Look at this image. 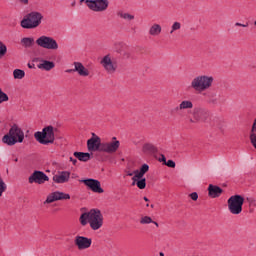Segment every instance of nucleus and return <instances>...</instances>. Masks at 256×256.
I'll use <instances>...</instances> for the list:
<instances>
[{"label":"nucleus","mask_w":256,"mask_h":256,"mask_svg":"<svg viewBox=\"0 0 256 256\" xmlns=\"http://www.w3.org/2000/svg\"><path fill=\"white\" fill-rule=\"evenodd\" d=\"M228 211L232 215H240V213L243 211V204L245 203V198L241 195H233L228 200Z\"/></svg>","instance_id":"obj_7"},{"label":"nucleus","mask_w":256,"mask_h":256,"mask_svg":"<svg viewBox=\"0 0 256 256\" xmlns=\"http://www.w3.org/2000/svg\"><path fill=\"white\" fill-rule=\"evenodd\" d=\"M140 171L142 174L145 175V173H147V171H149V166L147 164H143L140 168Z\"/></svg>","instance_id":"obj_36"},{"label":"nucleus","mask_w":256,"mask_h":256,"mask_svg":"<svg viewBox=\"0 0 256 256\" xmlns=\"http://www.w3.org/2000/svg\"><path fill=\"white\" fill-rule=\"evenodd\" d=\"M167 167H170L171 169H175V161L173 160H168L165 162V164Z\"/></svg>","instance_id":"obj_35"},{"label":"nucleus","mask_w":256,"mask_h":256,"mask_svg":"<svg viewBox=\"0 0 256 256\" xmlns=\"http://www.w3.org/2000/svg\"><path fill=\"white\" fill-rule=\"evenodd\" d=\"M161 31H163V28H161V25L153 24L149 28V35H151L152 37H159V35H161Z\"/></svg>","instance_id":"obj_23"},{"label":"nucleus","mask_w":256,"mask_h":256,"mask_svg":"<svg viewBox=\"0 0 256 256\" xmlns=\"http://www.w3.org/2000/svg\"><path fill=\"white\" fill-rule=\"evenodd\" d=\"M43 21V14L37 11L28 13L20 22L22 29H37Z\"/></svg>","instance_id":"obj_5"},{"label":"nucleus","mask_w":256,"mask_h":256,"mask_svg":"<svg viewBox=\"0 0 256 256\" xmlns=\"http://www.w3.org/2000/svg\"><path fill=\"white\" fill-rule=\"evenodd\" d=\"M144 201L149 202V198L144 197Z\"/></svg>","instance_id":"obj_48"},{"label":"nucleus","mask_w":256,"mask_h":256,"mask_svg":"<svg viewBox=\"0 0 256 256\" xmlns=\"http://www.w3.org/2000/svg\"><path fill=\"white\" fill-rule=\"evenodd\" d=\"M29 69H33V66L31 64H28Z\"/></svg>","instance_id":"obj_49"},{"label":"nucleus","mask_w":256,"mask_h":256,"mask_svg":"<svg viewBox=\"0 0 256 256\" xmlns=\"http://www.w3.org/2000/svg\"><path fill=\"white\" fill-rule=\"evenodd\" d=\"M80 183H84V185H86V187L89 188L90 191H93V193L104 192L103 188H101V182H99V180L88 178V179L80 180Z\"/></svg>","instance_id":"obj_13"},{"label":"nucleus","mask_w":256,"mask_h":256,"mask_svg":"<svg viewBox=\"0 0 256 256\" xmlns=\"http://www.w3.org/2000/svg\"><path fill=\"white\" fill-rule=\"evenodd\" d=\"M179 29H181V23L174 22L171 26L170 34L173 35V33H175V31H179Z\"/></svg>","instance_id":"obj_31"},{"label":"nucleus","mask_w":256,"mask_h":256,"mask_svg":"<svg viewBox=\"0 0 256 256\" xmlns=\"http://www.w3.org/2000/svg\"><path fill=\"white\" fill-rule=\"evenodd\" d=\"M45 181H49V176L43 171L35 170L28 178V183H37L38 185H43Z\"/></svg>","instance_id":"obj_11"},{"label":"nucleus","mask_w":256,"mask_h":256,"mask_svg":"<svg viewBox=\"0 0 256 256\" xmlns=\"http://www.w3.org/2000/svg\"><path fill=\"white\" fill-rule=\"evenodd\" d=\"M235 27H249V23L246 22V24H241L239 22H236Z\"/></svg>","instance_id":"obj_40"},{"label":"nucleus","mask_w":256,"mask_h":256,"mask_svg":"<svg viewBox=\"0 0 256 256\" xmlns=\"http://www.w3.org/2000/svg\"><path fill=\"white\" fill-rule=\"evenodd\" d=\"M5 101H9V96L0 88V103H5Z\"/></svg>","instance_id":"obj_34"},{"label":"nucleus","mask_w":256,"mask_h":256,"mask_svg":"<svg viewBox=\"0 0 256 256\" xmlns=\"http://www.w3.org/2000/svg\"><path fill=\"white\" fill-rule=\"evenodd\" d=\"M185 109H193V102L191 100H184L176 107V111H185Z\"/></svg>","instance_id":"obj_24"},{"label":"nucleus","mask_w":256,"mask_h":256,"mask_svg":"<svg viewBox=\"0 0 256 256\" xmlns=\"http://www.w3.org/2000/svg\"><path fill=\"white\" fill-rule=\"evenodd\" d=\"M23 139H25V133L19 126L14 124L9 132L2 137V143L8 145V147H13L16 143H23Z\"/></svg>","instance_id":"obj_3"},{"label":"nucleus","mask_w":256,"mask_h":256,"mask_svg":"<svg viewBox=\"0 0 256 256\" xmlns=\"http://www.w3.org/2000/svg\"><path fill=\"white\" fill-rule=\"evenodd\" d=\"M142 151L146 155H153V154L157 153L158 150H157V147H155V145H153L151 143H146L143 145Z\"/></svg>","instance_id":"obj_22"},{"label":"nucleus","mask_w":256,"mask_h":256,"mask_svg":"<svg viewBox=\"0 0 256 256\" xmlns=\"http://www.w3.org/2000/svg\"><path fill=\"white\" fill-rule=\"evenodd\" d=\"M67 199H71V195L61 191H55L47 196L46 200L44 201V205H47L49 203H55V201H63Z\"/></svg>","instance_id":"obj_12"},{"label":"nucleus","mask_w":256,"mask_h":256,"mask_svg":"<svg viewBox=\"0 0 256 256\" xmlns=\"http://www.w3.org/2000/svg\"><path fill=\"white\" fill-rule=\"evenodd\" d=\"M213 77L207 75L196 76L190 84L191 89L198 91L199 93L207 91L213 85Z\"/></svg>","instance_id":"obj_6"},{"label":"nucleus","mask_w":256,"mask_h":256,"mask_svg":"<svg viewBox=\"0 0 256 256\" xmlns=\"http://www.w3.org/2000/svg\"><path fill=\"white\" fill-rule=\"evenodd\" d=\"M74 71L80 75V77H89V70L85 68L83 63L81 62H74Z\"/></svg>","instance_id":"obj_19"},{"label":"nucleus","mask_w":256,"mask_h":256,"mask_svg":"<svg viewBox=\"0 0 256 256\" xmlns=\"http://www.w3.org/2000/svg\"><path fill=\"white\" fill-rule=\"evenodd\" d=\"M118 17L121 19H124L125 21H133L135 19V16L133 14H129L127 12L120 11L117 13Z\"/></svg>","instance_id":"obj_26"},{"label":"nucleus","mask_w":256,"mask_h":256,"mask_svg":"<svg viewBox=\"0 0 256 256\" xmlns=\"http://www.w3.org/2000/svg\"><path fill=\"white\" fill-rule=\"evenodd\" d=\"M70 177H71V172L62 171L53 176V181H54V183H59V184L67 183V181H69Z\"/></svg>","instance_id":"obj_17"},{"label":"nucleus","mask_w":256,"mask_h":256,"mask_svg":"<svg viewBox=\"0 0 256 256\" xmlns=\"http://www.w3.org/2000/svg\"><path fill=\"white\" fill-rule=\"evenodd\" d=\"M203 97L206 99L208 105H218L219 100L217 99V93L215 92H204Z\"/></svg>","instance_id":"obj_20"},{"label":"nucleus","mask_w":256,"mask_h":256,"mask_svg":"<svg viewBox=\"0 0 256 256\" xmlns=\"http://www.w3.org/2000/svg\"><path fill=\"white\" fill-rule=\"evenodd\" d=\"M141 225H149V223H153V219L149 216H144L140 220Z\"/></svg>","instance_id":"obj_33"},{"label":"nucleus","mask_w":256,"mask_h":256,"mask_svg":"<svg viewBox=\"0 0 256 256\" xmlns=\"http://www.w3.org/2000/svg\"><path fill=\"white\" fill-rule=\"evenodd\" d=\"M127 175H128V177H133V175H135V173H133V172H128Z\"/></svg>","instance_id":"obj_45"},{"label":"nucleus","mask_w":256,"mask_h":256,"mask_svg":"<svg viewBox=\"0 0 256 256\" xmlns=\"http://www.w3.org/2000/svg\"><path fill=\"white\" fill-rule=\"evenodd\" d=\"M153 207H155L153 204L151 205V208L153 209Z\"/></svg>","instance_id":"obj_55"},{"label":"nucleus","mask_w":256,"mask_h":256,"mask_svg":"<svg viewBox=\"0 0 256 256\" xmlns=\"http://www.w3.org/2000/svg\"><path fill=\"white\" fill-rule=\"evenodd\" d=\"M80 3H87V0H80Z\"/></svg>","instance_id":"obj_47"},{"label":"nucleus","mask_w":256,"mask_h":256,"mask_svg":"<svg viewBox=\"0 0 256 256\" xmlns=\"http://www.w3.org/2000/svg\"><path fill=\"white\" fill-rule=\"evenodd\" d=\"M21 43L23 47H26V48L33 47V44L35 43V39L31 37H25L21 39Z\"/></svg>","instance_id":"obj_25"},{"label":"nucleus","mask_w":256,"mask_h":256,"mask_svg":"<svg viewBox=\"0 0 256 256\" xmlns=\"http://www.w3.org/2000/svg\"><path fill=\"white\" fill-rule=\"evenodd\" d=\"M122 57H125L126 59H129L131 57V53L129 51H123L121 52Z\"/></svg>","instance_id":"obj_38"},{"label":"nucleus","mask_w":256,"mask_h":256,"mask_svg":"<svg viewBox=\"0 0 256 256\" xmlns=\"http://www.w3.org/2000/svg\"><path fill=\"white\" fill-rule=\"evenodd\" d=\"M223 193V189L217 185L210 184L208 186V195L212 199H217V197H221Z\"/></svg>","instance_id":"obj_18"},{"label":"nucleus","mask_w":256,"mask_h":256,"mask_svg":"<svg viewBox=\"0 0 256 256\" xmlns=\"http://www.w3.org/2000/svg\"><path fill=\"white\" fill-rule=\"evenodd\" d=\"M14 79H23L25 77V71L22 69H15L13 71Z\"/></svg>","instance_id":"obj_27"},{"label":"nucleus","mask_w":256,"mask_h":256,"mask_svg":"<svg viewBox=\"0 0 256 256\" xmlns=\"http://www.w3.org/2000/svg\"><path fill=\"white\" fill-rule=\"evenodd\" d=\"M74 157L83 163L91 160V154L89 152H74Z\"/></svg>","instance_id":"obj_21"},{"label":"nucleus","mask_w":256,"mask_h":256,"mask_svg":"<svg viewBox=\"0 0 256 256\" xmlns=\"http://www.w3.org/2000/svg\"><path fill=\"white\" fill-rule=\"evenodd\" d=\"M36 45L42 49H48L49 51H57L59 49V44L57 40L51 36L42 35L36 40Z\"/></svg>","instance_id":"obj_8"},{"label":"nucleus","mask_w":256,"mask_h":256,"mask_svg":"<svg viewBox=\"0 0 256 256\" xmlns=\"http://www.w3.org/2000/svg\"><path fill=\"white\" fill-rule=\"evenodd\" d=\"M34 62H38V69H42V71H51V69L55 68V62L49 60H43L41 58H35Z\"/></svg>","instance_id":"obj_16"},{"label":"nucleus","mask_w":256,"mask_h":256,"mask_svg":"<svg viewBox=\"0 0 256 256\" xmlns=\"http://www.w3.org/2000/svg\"><path fill=\"white\" fill-rule=\"evenodd\" d=\"M92 137H98L97 135H95V133H92Z\"/></svg>","instance_id":"obj_50"},{"label":"nucleus","mask_w":256,"mask_h":256,"mask_svg":"<svg viewBox=\"0 0 256 256\" xmlns=\"http://www.w3.org/2000/svg\"><path fill=\"white\" fill-rule=\"evenodd\" d=\"M86 5L94 13H103L109 9V0H87Z\"/></svg>","instance_id":"obj_9"},{"label":"nucleus","mask_w":256,"mask_h":256,"mask_svg":"<svg viewBox=\"0 0 256 256\" xmlns=\"http://www.w3.org/2000/svg\"><path fill=\"white\" fill-rule=\"evenodd\" d=\"M193 117L196 121L205 122L209 119V110L203 107H195L193 110Z\"/></svg>","instance_id":"obj_14"},{"label":"nucleus","mask_w":256,"mask_h":256,"mask_svg":"<svg viewBox=\"0 0 256 256\" xmlns=\"http://www.w3.org/2000/svg\"><path fill=\"white\" fill-rule=\"evenodd\" d=\"M160 256H164V254L161 252V253H160Z\"/></svg>","instance_id":"obj_53"},{"label":"nucleus","mask_w":256,"mask_h":256,"mask_svg":"<svg viewBox=\"0 0 256 256\" xmlns=\"http://www.w3.org/2000/svg\"><path fill=\"white\" fill-rule=\"evenodd\" d=\"M146 207H149V204H146Z\"/></svg>","instance_id":"obj_56"},{"label":"nucleus","mask_w":256,"mask_h":256,"mask_svg":"<svg viewBox=\"0 0 256 256\" xmlns=\"http://www.w3.org/2000/svg\"><path fill=\"white\" fill-rule=\"evenodd\" d=\"M152 223H154V225H156V227H159V223L153 221Z\"/></svg>","instance_id":"obj_46"},{"label":"nucleus","mask_w":256,"mask_h":256,"mask_svg":"<svg viewBox=\"0 0 256 256\" xmlns=\"http://www.w3.org/2000/svg\"><path fill=\"white\" fill-rule=\"evenodd\" d=\"M72 7H75V2L72 3Z\"/></svg>","instance_id":"obj_51"},{"label":"nucleus","mask_w":256,"mask_h":256,"mask_svg":"<svg viewBox=\"0 0 256 256\" xmlns=\"http://www.w3.org/2000/svg\"><path fill=\"white\" fill-rule=\"evenodd\" d=\"M158 161L160 162V163H164V165H165V163L167 162V158L165 157V155H160V158L158 159Z\"/></svg>","instance_id":"obj_39"},{"label":"nucleus","mask_w":256,"mask_h":256,"mask_svg":"<svg viewBox=\"0 0 256 256\" xmlns=\"http://www.w3.org/2000/svg\"><path fill=\"white\" fill-rule=\"evenodd\" d=\"M190 123H200L199 121H197L196 119H195V117L193 116V118H190Z\"/></svg>","instance_id":"obj_44"},{"label":"nucleus","mask_w":256,"mask_h":256,"mask_svg":"<svg viewBox=\"0 0 256 256\" xmlns=\"http://www.w3.org/2000/svg\"><path fill=\"white\" fill-rule=\"evenodd\" d=\"M147 180L145 178H142L136 182L137 188L138 189H145L147 187Z\"/></svg>","instance_id":"obj_30"},{"label":"nucleus","mask_w":256,"mask_h":256,"mask_svg":"<svg viewBox=\"0 0 256 256\" xmlns=\"http://www.w3.org/2000/svg\"><path fill=\"white\" fill-rule=\"evenodd\" d=\"M70 161L73 163V165H77V159L70 157Z\"/></svg>","instance_id":"obj_42"},{"label":"nucleus","mask_w":256,"mask_h":256,"mask_svg":"<svg viewBox=\"0 0 256 256\" xmlns=\"http://www.w3.org/2000/svg\"><path fill=\"white\" fill-rule=\"evenodd\" d=\"M80 223L83 227L89 223L93 231H98L103 227V214L99 209H91L89 212L81 214Z\"/></svg>","instance_id":"obj_2"},{"label":"nucleus","mask_w":256,"mask_h":256,"mask_svg":"<svg viewBox=\"0 0 256 256\" xmlns=\"http://www.w3.org/2000/svg\"><path fill=\"white\" fill-rule=\"evenodd\" d=\"M133 173H134V176L132 178V181H133L132 185H135V182L137 181V179H143L145 174H142L139 170H134Z\"/></svg>","instance_id":"obj_29"},{"label":"nucleus","mask_w":256,"mask_h":256,"mask_svg":"<svg viewBox=\"0 0 256 256\" xmlns=\"http://www.w3.org/2000/svg\"><path fill=\"white\" fill-rule=\"evenodd\" d=\"M190 198L192 199V201H197L199 199V194H197V192H192L190 194Z\"/></svg>","instance_id":"obj_37"},{"label":"nucleus","mask_w":256,"mask_h":256,"mask_svg":"<svg viewBox=\"0 0 256 256\" xmlns=\"http://www.w3.org/2000/svg\"><path fill=\"white\" fill-rule=\"evenodd\" d=\"M59 131L56 127L52 125L46 126L42 131H37L34 133V137L38 143L41 145H49L55 143V133Z\"/></svg>","instance_id":"obj_4"},{"label":"nucleus","mask_w":256,"mask_h":256,"mask_svg":"<svg viewBox=\"0 0 256 256\" xmlns=\"http://www.w3.org/2000/svg\"><path fill=\"white\" fill-rule=\"evenodd\" d=\"M7 55V45L0 41V59H3Z\"/></svg>","instance_id":"obj_28"},{"label":"nucleus","mask_w":256,"mask_h":256,"mask_svg":"<svg viewBox=\"0 0 256 256\" xmlns=\"http://www.w3.org/2000/svg\"><path fill=\"white\" fill-rule=\"evenodd\" d=\"M102 67H104L105 71L109 73V75H113L115 71H117V63L113 61L111 58V54L105 55L100 61Z\"/></svg>","instance_id":"obj_10"},{"label":"nucleus","mask_w":256,"mask_h":256,"mask_svg":"<svg viewBox=\"0 0 256 256\" xmlns=\"http://www.w3.org/2000/svg\"><path fill=\"white\" fill-rule=\"evenodd\" d=\"M254 25H255V27H256V20L254 21Z\"/></svg>","instance_id":"obj_54"},{"label":"nucleus","mask_w":256,"mask_h":256,"mask_svg":"<svg viewBox=\"0 0 256 256\" xmlns=\"http://www.w3.org/2000/svg\"><path fill=\"white\" fill-rule=\"evenodd\" d=\"M17 161H19V159L16 158V159H15V162L17 163Z\"/></svg>","instance_id":"obj_52"},{"label":"nucleus","mask_w":256,"mask_h":256,"mask_svg":"<svg viewBox=\"0 0 256 256\" xmlns=\"http://www.w3.org/2000/svg\"><path fill=\"white\" fill-rule=\"evenodd\" d=\"M65 73H76L75 68L74 69H67Z\"/></svg>","instance_id":"obj_43"},{"label":"nucleus","mask_w":256,"mask_h":256,"mask_svg":"<svg viewBox=\"0 0 256 256\" xmlns=\"http://www.w3.org/2000/svg\"><path fill=\"white\" fill-rule=\"evenodd\" d=\"M22 5H29V0H19Z\"/></svg>","instance_id":"obj_41"},{"label":"nucleus","mask_w":256,"mask_h":256,"mask_svg":"<svg viewBox=\"0 0 256 256\" xmlns=\"http://www.w3.org/2000/svg\"><path fill=\"white\" fill-rule=\"evenodd\" d=\"M74 243L79 251H83L84 249H89V247H91V243H93V240L85 236H76Z\"/></svg>","instance_id":"obj_15"},{"label":"nucleus","mask_w":256,"mask_h":256,"mask_svg":"<svg viewBox=\"0 0 256 256\" xmlns=\"http://www.w3.org/2000/svg\"><path fill=\"white\" fill-rule=\"evenodd\" d=\"M120 146L121 142H119L116 137H113V141L111 142H101L99 136L91 137L87 140V149L90 152L99 151L100 153L113 155V153H117Z\"/></svg>","instance_id":"obj_1"},{"label":"nucleus","mask_w":256,"mask_h":256,"mask_svg":"<svg viewBox=\"0 0 256 256\" xmlns=\"http://www.w3.org/2000/svg\"><path fill=\"white\" fill-rule=\"evenodd\" d=\"M7 191V184L3 181V178L0 177V197Z\"/></svg>","instance_id":"obj_32"}]
</instances>
